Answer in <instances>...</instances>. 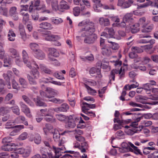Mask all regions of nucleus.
I'll list each match as a JSON object with an SVG mask.
<instances>
[{"mask_svg":"<svg viewBox=\"0 0 158 158\" xmlns=\"http://www.w3.org/2000/svg\"><path fill=\"white\" fill-rule=\"evenodd\" d=\"M18 152L19 154H22L24 157H27L29 156L31 150L28 148L25 149L22 148L18 149Z\"/></svg>","mask_w":158,"mask_h":158,"instance_id":"1a4fd4ad","label":"nucleus"},{"mask_svg":"<svg viewBox=\"0 0 158 158\" xmlns=\"http://www.w3.org/2000/svg\"><path fill=\"white\" fill-rule=\"evenodd\" d=\"M22 98L27 104L30 106H31L33 105L32 102L27 96L23 95L22 96Z\"/></svg>","mask_w":158,"mask_h":158,"instance_id":"774afa93","label":"nucleus"},{"mask_svg":"<svg viewBox=\"0 0 158 158\" xmlns=\"http://www.w3.org/2000/svg\"><path fill=\"white\" fill-rule=\"evenodd\" d=\"M52 79L53 78H51L50 77L47 78H43L42 79H40L39 82L40 83L44 82L45 83H51L53 84L58 85H61V82L59 81H53L52 80Z\"/></svg>","mask_w":158,"mask_h":158,"instance_id":"0eeeda50","label":"nucleus"},{"mask_svg":"<svg viewBox=\"0 0 158 158\" xmlns=\"http://www.w3.org/2000/svg\"><path fill=\"white\" fill-rule=\"evenodd\" d=\"M139 24L136 23L130 26L131 33H135L137 32L139 30Z\"/></svg>","mask_w":158,"mask_h":158,"instance_id":"c756f323","label":"nucleus"},{"mask_svg":"<svg viewBox=\"0 0 158 158\" xmlns=\"http://www.w3.org/2000/svg\"><path fill=\"white\" fill-rule=\"evenodd\" d=\"M129 145L131 147V148H129V151L134 152L136 155H142V153L138 148L135 146L131 142H129Z\"/></svg>","mask_w":158,"mask_h":158,"instance_id":"9d476101","label":"nucleus"},{"mask_svg":"<svg viewBox=\"0 0 158 158\" xmlns=\"http://www.w3.org/2000/svg\"><path fill=\"white\" fill-rule=\"evenodd\" d=\"M46 129H47V130H48V131L49 132V133H52L56 129H55L53 128V127L52 126L49 124H47L45 125V127Z\"/></svg>","mask_w":158,"mask_h":158,"instance_id":"338daca9","label":"nucleus"},{"mask_svg":"<svg viewBox=\"0 0 158 158\" xmlns=\"http://www.w3.org/2000/svg\"><path fill=\"white\" fill-rule=\"evenodd\" d=\"M53 95L47 94L45 92L43 91H40V94L41 96L44 98V101L46 102L49 101L55 103L60 104L64 102V100L59 98H55L53 96L56 95L55 92L53 93Z\"/></svg>","mask_w":158,"mask_h":158,"instance_id":"f03ea898","label":"nucleus"},{"mask_svg":"<svg viewBox=\"0 0 158 158\" xmlns=\"http://www.w3.org/2000/svg\"><path fill=\"white\" fill-rule=\"evenodd\" d=\"M80 12V9L78 6L75 7L73 9V13L74 16H77Z\"/></svg>","mask_w":158,"mask_h":158,"instance_id":"4d7b16f0","label":"nucleus"},{"mask_svg":"<svg viewBox=\"0 0 158 158\" xmlns=\"http://www.w3.org/2000/svg\"><path fill=\"white\" fill-rule=\"evenodd\" d=\"M68 118V120L65 126L66 128H73L76 126V123L73 120V118L69 115Z\"/></svg>","mask_w":158,"mask_h":158,"instance_id":"6ab92c4d","label":"nucleus"},{"mask_svg":"<svg viewBox=\"0 0 158 158\" xmlns=\"http://www.w3.org/2000/svg\"><path fill=\"white\" fill-rule=\"evenodd\" d=\"M11 137L7 136L3 139L2 142L3 143L9 144L11 142Z\"/></svg>","mask_w":158,"mask_h":158,"instance_id":"e2e57ef3","label":"nucleus"},{"mask_svg":"<svg viewBox=\"0 0 158 158\" xmlns=\"http://www.w3.org/2000/svg\"><path fill=\"white\" fill-rule=\"evenodd\" d=\"M153 27L154 25L152 24L148 25L142 30V31L144 33L149 32L152 30Z\"/></svg>","mask_w":158,"mask_h":158,"instance_id":"4c0bfd02","label":"nucleus"},{"mask_svg":"<svg viewBox=\"0 0 158 158\" xmlns=\"http://www.w3.org/2000/svg\"><path fill=\"white\" fill-rule=\"evenodd\" d=\"M41 138L39 134H37L35 135L34 138V142L37 144H40L41 141Z\"/></svg>","mask_w":158,"mask_h":158,"instance_id":"13d9d810","label":"nucleus"},{"mask_svg":"<svg viewBox=\"0 0 158 158\" xmlns=\"http://www.w3.org/2000/svg\"><path fill=\"white\" fill-rule=\"evenodd\" d=\"M133 15V14L131 13L127 14L123 18V21L126 22V23H127L130 24V23L133 22L134 19L132 18Z\"/></svg>","mask_w":158,"mask_h":158,"instance_id":"dca6fc26","label":"nucleus"},{"mask_svg":"<svg viewBox=\"0 0 158 158\" xmlns=\"http://www.w3.org/2000/svg\"><path fill=\"white\" fill-rule=\"evenodd\" d=\"M23 128L24 126L22 125H18L15 126V127L14 128L15 129L10 132V135L12 136L16 135L20 132V130Z\"/></svg>","mask_w":158,"mask_h":158,"instance_id":"f3484780","label":"nucleus"},{"mask_svg":"<svg viewBox=\"0 0 158 158\" xmlns=\"http://www.w3.org/2000/svg\"><path fill=\"white\" fill-rule=\"evenodd\" d=\"M149 5L158 8V0H154L153 1L147 2L138 6L137 8L140 9L141 8L146 7Z\"/></svg>","mask_w":158,"mask_h":158,"instance_id":"423d86ee","label":"nucleus"},{"mask_svg":"<svg viewBox=\"0 0 158 158\" xmlns=\"http://www.w3.org/2000/svg\"><path fill=\"white\" fill-rule=\"evenodd\" d=\"M84 86L87 90L88 93L92 95H95V94L97 93V92L96 90L91 88L86 84L84 83Z\"/></svg>","mask_w":158,"mask_h":158,"instance_id":"c9c22d12","label":"nucleus"},{"mask_svg":"<svg viewBox=\"0 0 158 158\" xmlns=\"http://www.w3.org/2000/svg\"><path fill=\"white\" fill-rule=\"evenodd\" d=\"M9 52L11 53L12 57L13 58L18 57L19 56V54L18 53L16 49L14 48H10L9 49Z\"/></svg>","mask_w":158,"mask_h":158,"instance_id":"58836bf2","label":"nucleus"},{"mask_svg":"<svg viewBox=\"0 0 158 158\" xmlns=\"http://www.w3.org/2000/svg\"><path fill=\"white\" fill-rule=\"evenodd\" d=\"M29 46L31 49L33 51V53L38 49H37L38 45L36 43H31L30 44Z\"/></svg>","mask_w":158,"mask_h":158,"instance_id":"49530a36","label":"nucleus"},{"mask_svg":"<svg viewBox=\"0 0 158 158\" xmlns=\"http://www.w3.org/2000/svg\"><path fill=\"white\" fill-rule=\"evenodd\" d=\"M39 27L40 28L44 29H52L53 27L52 25L49 23L47 22H44L39 24Z\"/></svg>","mask_w":158,"mask_h":158,"instance_id":"4be33fe9","label":"nucleus"},{"mask_svg":"<svg viewBox=\"0 0 158 158\" xmlns=\"http://www.w3.org/2000/svg\"><path fill=\"white\" fill-rule=\"evenodd\" d=\"M38 69L33 68L32 69L31 74L34 77V79H38L40 77V73L38 70Z\"/></svg>","mask_w":158,"mask_h":158,"instance_id":"e433bc0d","label":"nucleus"},{"mask_svg":"<svg viewBox=\"0 0 158 158\" xmlns=\"http://www.w3.org/2000/svg\"><path fill=\"white\" fill-rule=\"evenodd\" d=\"M19 81L20 85L24 88H26L27 85V82L25 79L22 78H20Z\"/></svg>","mask_w":158,"mask_h":158,"instance_id":"de8ad7c7","label":"nucleus"},{"mask_svg":"<svg viewBox=\"0 0 158 158\" xmlns=\"http://www.w3.org/2000/svg\"><path fill=\"white\" fill-rule=\"evenodd\" d=\"M40 151L42 154V155L43 154H45V153L47 154L48 155V157L49 158V154H53L52 152H51L49 150V152L48 150H47V149L46 148H45L44 147H42L41 148L40 150Z\"/></svg>","mask_w":158,"mask_h":158,"instance_id":"864d4df0","label":"nucleus"},{"mask_svg":"<svg viewBox=\"0 0 158 158\" xmlns=\"http://www.w3.org/2000/svg\"><path fill=\"white\" fill-rule=\"evenodd\" d=\"M33 53L35 57L40 60H42L45 56L44 53L41 50L39 49Z\"/></svg>","mask_w":158,"mask_h":158,"instance_id":"a211bd4d","label":"nucleus"},{"mask_svg":"<svg viewBox=\"0 0 158 158\" xmlns=\"http://www.w3.org/2000/svg\"><path fill=\"white\" fill-rule=\"evenodd\" d=\"M14 122L13 121H9L6 123V127L5 128L6 129H10L14 128L15 126H14Z\"/></svg>","mask_w":158,"mask_h":158,"instance_id":"6e6d98bb","label":"nucleus"},{"mask_svg":"<svg viewBox=\"0 0 158 158\" xmlns=\"http://www.w3.org/2000/svg\"><path fill=\"white\" fill-rule=\"evenodd\" d=\"M124 128L126 129L125 132L127 135H131L135 133V128H131L127 125L125 126Z\"/></svg>","mask_w":158,"mask_h":158,"instance_id":"cd10ccee","label":"nucleus"},{"mask_svg":"<svg viewBox=\"0 0 158 158\" xmlns=\"http://www.w3.org/2000/svg\"><path fill=\"white\" fill-rule=\"evenodd\" d=\"M49 55L48 58L51 60L54 61V64L56 66H59L60 65L58 61L56 59L52 58L51 56L55 57H58L59 56V53L57 49L54 48H50L48 49Z\"/></svg>","mask_w":158,"mask_h":158,"instance_id":"7ed1b4c3","label":"nucleus"},{"mask_svg":"<svg viewBox=\"0 0 158 158\" xmlns=\"http://www.w3.org/2000/svg\"><path fill=\"white\" fill-rule=\"evenodd\" d=\"M39 67L42 71L44 72L45 73L50 74L52 73V71L43 64H40Z\"/></svg>","mask_w":158,"mask_h":158,"instance_id":"c85d7f7f","label":"nucleus"},{"mask_svg":"<svg viewBox=\"0 0 158 158\" xmlns=\"http://www.w3.org/2000/svg\"><path fill=\"white\" fill-rule=\"evenodd\" d=\"M99 22L100 24L105 26H107L110 25L109 20L107 18H101L99 19Z\"/></svg>","mask_w":158,"mask_h":158,"instance_id":"7c9ffc66","label":"nucleus"},{"mask_svg":"<svg viewBox=\"0 0 158 158\" xmlns=\"http://www.w3.org/2000/svg\"><path fill=\"white\" fill-rule=\"evenodd\" d=\"M19 29L22 39L25 41L26 39V36L25 30L23 26L22 25V26H19Z\"/></svg>","mask_w":158,"mask_h":158,"instance_id":"2f4dec72","label":"nucleus"},{"mask_svg":"<svg viewBox=\"0 0 158 158\" xmlns=\"http://www.w3.org/2000/svg\"><path fill=\"white\" fill-rule=\"evenodd\" d=\"M4 67H10L12 63L11 59L9 58H6L4 60Z\"/></svg>","mask_w":158,"mask_h":158,"instance_id":"37998d69","label":"nucleus"},{"mask_svg":"<svg viewBox=\"0 0 158 158\" xmlns=\"http://www.w3.org/2000/svg\"><path fill=\"white\" fill-rule=\"evenodd\" d=\"M15 146V143H10L4 144L2 147V149L6 151H12L14 150H16L15 148L12 147Z\"/></svg>","mask_w":158,"mask_h":158,"instance_id":"ddd939ff","label":"nucleus"},{"mask_svg":"<svg viewBox=\"0 0 158 158\" xmlns=\"http://www.w3.org/2000/svg\"><path fill=\"white\" fill-rule=\"evenodd\" d=\"M27 77L28 80L29 81L30 84L31 85H36L37 84V82L35 81L33 78L30 75L27 74Z\"/></svg>","mask_w":158,"mask_h":158,"instance_id":"8fccbe9b","label":"nucleus"},{"mask_svg":"<svg viewBox=\"0 0 158 158\" xmlns=\"http://www.w3.org/2000/svg\"><path fill=\"white\" fill-rule=\"evenodd\" d=\"M115 136L118 139H122L124 137V134L122 131L119 130L115 133Z\"/></svg>","mask_w":158,"mask_h":158,"instance_id":"ea45409f","label":"nucleus"},{"mask_svg":"<svg viewBox=\"0 0 158 158\" xmlns=\"http://www.w3.org/2000/svg\"><path fill=\"white\" fill-rule=\"evenodd\" d=\"M94 3V10L97 12H100L101 11V8L102 6V4L101 3L100 0H93Z\"/></svg>","mask_w":158,"mask_h":158,"instance_id":"2eb2a0df","label":"nucleus"},{"mask_svg":"<svg viewBox=\"0 0 158 158\" xmlns=\"http://www.w3.org/2000/svg\"><path fill=\"white\" fill-rule=\"evenodd\" d=\"M23 58V62L24 63H27L28 62V57L27 52L25 50H23L22 51Z\"/></svg>","mask_w":158,"mask_h":158,"instance_id":"09e8293b","label":"nucleus"},{"mask_svg":"<svg viewBox=\"0 0 158 158\" xmlns=\"http://www.w3.org/2000/svg\"><path fill=\"white\" fill-rule=\"evenodd\" d=\"M23 17V22L24 24H26V23L28 21L29 19V15L27 13H20Z\"/></svg>","mask_w":158,"mask_h":158,"instance_id":"f704fd0d","label":"nucleus"},{"mask_svg":"<svg viewBox=\"0 0 158 158\" xmlns=\"http://www.w3.org/2000/svg\"><path fill=\"white\" fill-rule=\"evenodd\" d=\"M34 101L35 102L36 106H39L46 107L47 105L46 103L42 101V99L40 97H37L36 98L34 99Z\"/></svg>","mask_w":158,"mask_h":158,"instance_id":"b1692460","label":"nucleus"},{"mask_svg":"<svg viewBox=\"0 0 158 158\" xmlns=\"http://www.w3.org/2000/svg\"><path fill=\"white\" fill-rule=\"evenodd\" d=\"M51 6L53 10H56L58 6V2L57 0H52L51 2Z\"/></svg>","mask_w":158,"mask_h":158,"instance_id":"0e129e2a","label":"nucleus"},{"mask_svg":"<svg viewBox=\"0 0 158 158\" xmlns=\"http://www.w3.org/2000/svg\"><path fill=\"white\" fill-rule=\"evenodd\" d=\"M140 115H141V113H140L136 112L132 113V118L136 121L138 122L140 121L141 119L143 117L142 116H139Z\"/></svg>","mask_w":158,"mask_h":158,"instance_id":"72a5a7b5","label":"nucleus"},{"mask_svg":"<svg viewBox=\"0 0 158 158\" xmlns=\"http://www.w3.org/2000/svg\"><path fill=\"white\" fill-rule=\"evenodd\" d=\"M129 105L133 107H139L142 108L143 107H144L145 108H150L147 105H145L144 106L141 104L136 103L135 102H131L129 103Z\"/></svg>","mask_w":158,"mask_h":158,"instance_id":"79ce46f5","label":"nucleus"},{"mask_svg":"<svg viewBox=\"0 0 158 158\" xmlns=\"http://www.w3.org/2000/svg\"><path fill=\"white\" fill-rule=\"evenodd\" d=\"M34 2L33 1H30L31 4L29 5V11L31 12L32 10V7H36L39 6L40 3V0H34Z\"/></svg>","mask_w":158,"mask_h":158,"instance_id":"bb28decb","label":"nucleus"},{"mask_svg":"<svg viewBox=\"0 0 158 158\" xmlns=\"http://www.w3.org/2000/svg\"><path fill=\"white\" fill-rule=\"evenodd\" d=\"M43 36L46 40L49 41H56L60 39L59 36L56 35L45 34Z\"/></svg>","mask_w":158,"mask_h":158,"instance_id":"9b49d317","label":"nucleus"},{"mask_svg":"<svg viewBox=\"0 0 158 158\" xmlns=\"http://www.w3.org/2000/svg\"><path fill=\"white\" fill-rule=\"evenodd\" d=\"M19 105L21 108L22 110L25 114L28 117L30 118L31 115L30 113L29 108L23 102H20Z\"/></svg>","mask_w":158,"mask_h":158,"instance_id":"6e6552de","label":"nucleus"},{"mask_svg":"<svg viewBox=\"0 0 158 158\" xmlns=\"http://www.w3.org/2000/svg\"><path fill=\"white\" fill-rule=\"evenodd\" d=\"M82 104L83 106H82V111H88L90 108L94 109L96 107L94 104H89L85 102H83Z\"/></svg>","mask_w":158,"mask_h":158,"instance_id":"412c9836","label":"nucleus"},{"mask_svg":"<svg viewBox=\"0 0 158 158\" xmlns=\"http://www.w3.org/2000/svg\"><path fill=\"white\" fill-rule=\"evenodd\" d=\"M105 32H102L101 36L107 38H113L114 35V31L113 28H107L105 29Z\"/></svg>","mask_w":158,"mask_h":158,"instance_id":"39448f33","label":"nucleus"},{"mask_svg":"<svg viewBox=\"0 0 158 158\" xmlns=\"http://www.w3.org/2000/svg\"><path fill=\"white\" fill-rule=\"evenodd\" d=\"M142 88L143 89L147 90L148 94H150L151 91L152 92H154V90L157 89L156 88H153L151 87L149 83L144 84Z\"/></svg>","mask_w":158,"mask_h":158,"instance_id":"393cba45","label":"nucleus"},{"mask_svg":"<svg viewBox=\"0 0 158 158\" xmlns=\"http://www.w3.org/2000/svg\"><path fill=\"white\" fill-rule=\"evenodd\" d=\"M131 50L132 51L135 52L136 54L141 53L143 52L141 48L137 47H132Z\"/></svg>","mask_w":158,"mask_h":158,"instance_id":"052dcab7","label":"nucleus"},{"mask_svg":"<svg viewBox=\"0 0 158 158\" xmlns=\"http://www.w3.org/2000/svg\"><path fill=\"white\" fill-rule=\"evenodd\" d=\"M68 132H69L68 131H65L60 134L58 130H55L54 131L52 134H53V138L55 141H59L60 139V135H64L66 133H67Z\"/></svg>","mask_w":158,"mask_h":158,"instance_id":"f8f14e48","label":"nucleus"},{"mask_svg":"<svg viewBox=\"0 0 158 158\" xmlns=\"http://www.w3.org/2000/svg\"><path fill=\"white\" fill-rule=\"evenodd\" d=\"M40 111L41 116L45 117L46 116H50L51 115V113H49V110L47 108L41 109Z\"/></svg>","mask_w":158,"mask_h":158,"instance_id":"473e14b6","label":"nucleus"},{"mask_svg":"<svg viewBox=\"0 0 158 158\" xmlns=\"http://www.w3.org/2000/svg\"><path fill=\"white\" fill-rule=\"evenodd\" d=\"M9 111V109L6 107H1L0 108V115H3Z\"/></svg>","mask_w":158,"mask_h":158,"instance_id":"5fc2aeb1","label":"nucleus"},{"mask_svg":"<svg viewBox=\"0 0 158 158\" xmlns=\"http://www.w3.org/2000/svg\"><path fill=\"white\" fill-rule=\"evenodd\" d=\"M25 64H27V66L28 67L29 69H31V65H35L36 66V68H37L38 69H39V66L36 64V62L32 60L31 61V62L28 61L27 63Z\"/></svg>","mask_w":158,"mask_h":158,"instance_id":"3c124183","label":"nucleus"},{"mask_svg":"<svg viewBox=\"0 0 158 158\" xmlns=\"http://www.w3.org/2000/svg\"><path fill=\"white\" fill-rule=\"evenodd\" d=\"M65 148V147L63 146L61 148H56L55 147L53 146V151L55 153L54 155L53 154H49V158H59L61 156V153L63 152H61V151Z\"/></svg>","mask_w":158,"mask_h":158,"instance_id":"20e7f679","label":"nucleus"},{"mask_svg":"<svg viewBox=\"0 0 158 158\" xmlns=\"http://www.w3.org/2000/svg\"><path fill=\"white\" fill-rule=\"evenodd\" d=\"M13 112L17 115L20 114V110L19 107L17 105H15L11 107Z\"/></svg>","mask_w":158,"mask_h":158,"instance_id":"c03bdc74","label":"nucleus"},{"mask_svg":"<svg viewBox=\"0 0 158 158\" xmlns=\"http://www.w3.org/2000/svg\"><path fill=\"white\" fill-rule=\"evenodd\" d=\"M131 121V119H128L127 120L121 122L120 123H118V124H114L113 127L115 131H116L118 129H121L122 127H124V126H123V123L124 122L126 123H130Z\"/></svg>","mask_w":158,"mask_h":158,"instance_id":"aec40b11","label":"nucleus"},{"mask_svg":"<svg viewBox=\"0 0 158 158\" xmlns=\"http://www.w3.org/2000/svg\"><path fill=\"white\" fill-rule=\"evenodd\" d=\"M133 67L134 69H139L142 71H145L146 70V67L144 65H138L136 64H134Z\"/></svg>","mask_w":158,"mask_h":158,"instance_id":"bf43d9fd","label":"nucleus"},{"mask_svg":"<svg viewBox=\"0 0 158 158\" xmlns=\"http://www.w3.org/2000/svg\"><path fill=\"white\" fill-rule=\"evenodd\" d=\"M69 109V105L66 103H64L61 106L55 108L54 110L56 112L60 111L65 112H66Z\"/></svg>","mask_w":158,"mask_h":158,"instance_id":"4468645a","label":"nucleus"},{"mask_svg":"<svg viewBox=\"0 0 158 158\" xmlns=\"http://www.w3.org/2000/svg\"><path fill=\"white\" fill-rule=\"evenodd\" d=\"M9 12L10 16L14 15L15 14L17 13V8L15 6L12 7L10 9Z\"/></svg>","mask_w":158,"mask_h":158,"instance_id":"680f3d73","label":"nucleus"},{"mask_svg":"<svg viewBox=\"0 0 158 158\" xmlns=\"http://www.w3.org/2000/svg\"><path fill=\"white\" fill-rule=\"evenodd\" d=\"M96 72L97 74L98 75L99 77H102V76L101 74V69L99 68L96 69L93 67L90 69L89 71V74L92 76H93V75Z\"/></svg>","mask_w":158,"mask_h":158,"instance_id":"a878e982","label":"nucleus"},{"mask_svg":"<svg viewBox=\"0 0 158 158\" xmlns=\"http://www.w3.org/2000/svg\"><path fill=\"white\" fill-rule=\"evenodd\" d=\"M60 6L61 9L66 10L68 9L69 8L67 3L64 0L60 2Z\"/></svg>","mask_w":158,"mask_h":158,"instance_id":"a18cd8bd","label":"nucleus"},{"mask_svg":"<svg viewBox=\"0 0 158 158\" xmlns=\"http://www.w3.org/2000/svg\"><path fill=\"white\" fill-rule=\"evenodd\" d=\"M133 2V0H128V1L125 2L122 7V8H126L129 7Z\"/></svg>","mask_w":158,"mask_h":158,"instance_id":"603ef678","label":"nucleus"},{"mask_svg":"<svg viewBox=\"0 0 158 158\" xmlns=\"http://www.w3.org/2000/svg\"><path fill=\"white\" fill-rule=\"evenodd\" d=\"M78 26L83 27L79 31L81 36L85 37L84 42L85 44H92L97 38V35L94 33L95 31L94 23L89 19L84 20L79 23Z\"/></svg>","mask_w":158,"mask_h":158,"instance_id":"f257e3e1","label":"nucleus"},{"mask_svg":"<svg viewBox=\"0 0 158 158\" xmlns=\"http://www.w3.org/2000/svg\"><path fill=\"white\" fill-rule=\"evenodd\" d=\"M51 20L53 23L56 24H60L63 22L61 19L58 17H53L51 19Z\"/></svg>","mask_w":158,"mask_h":158,"instance_id":"a19ab883","label":"nucleus"},{"mask_svg":"<svg viewBox=\"0 0 158 158\" xmlns=\"http://www.w3.org/2000/svg\"><path fill=\"white\" fill-rule=\"evenodd\" d=\"M102 54L105 56H109L111 54V51L110 49L106 46L101 48Z\"/></svg>","mask_w":158,"mask_h":158,"instance_id":"5701e85b","label":"nucleus"},{"mask_svg":"<svg viewBox=\"0 0 158 158\" xmlns=\"http://www.w3.org/2000/svg\"><path fill=\"white\" fill-rule=\"evenodd\" d=\"M56 118L60 121H64L66 118V116L63 114H58L56 115Z\"/></svg>","mask_w":158,"mask_h":158,"instance_id":"69168bd1","label":"nucleus"}]
</instances>
